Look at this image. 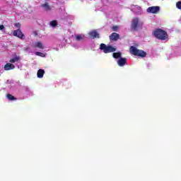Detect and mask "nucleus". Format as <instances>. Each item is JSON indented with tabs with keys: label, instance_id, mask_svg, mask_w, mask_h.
<instances>
[{
	"label": "nucleus",
	"instance_id": "nucleus-1",
	"mask_svg": "<svg viewBox=\"0 0 181 181\" xmlns=\"http://www.w3.org/2000/svg\"><path fill=\"white\" fill-rule=\"evenodd\" d=\"M153 36L158 39L159 40H166L168 39V33L166 31L157 28L153 32Z\"/></svg>",
	"mask_w": 181,
	"mask_h": 181
},
{
	"label": "nucleus",
	"instance_id": "nucleus-2",
	"mask_svg": "<svg viewBox=\"0 0 181 181\" xmlns=\"http://www.w3.org/2000/svg\"><path fill=\"white\" fill-rule=\"evenodd\" d=\"M129 51L134 56H137L138 57H146V52L142 49H138L134 46L130 47Z\"/></svg>",
	"mask_w": 181,
	"mask_h": 181
},
{
	"label": "nucleus",
	"instance_id": "nucleus-3",
	"mask_svg": "<svg viewBox=\"0 0 181 181\" xmlns=\"http://www.w3.org/2000/svg\"><path fill=\"white\" fill-rule=\"evenodd\" d=\"M100 49L103 50V52H105V54L107 53H114V52L117 51V48L111 46V45H107L104 44V43H101L100 45Z\"/></svg>",
	"mask_w": 181,
	"mask_h": 181
},
{
	"label": "nucleus",
	"instance_id": "nucleus-4",
	"mask_svg": "<svg viewBox=\"0 0 181 181\" xmlns=\"http://www.w3.org/2000/svg\"><path fill=\"white\" fill-rule=\"evenodd\" d=\"M139 25V18H134L132 21L131 29L133 32L138 30V26Z\"/></svg>",
	"mask_w": 181,
	"mask_h": 181
},
{
	"label": "nucleus",
	"instance_id": "nucleus-5",
	"mask_svg": "<svg viewBox=\"0 0 181 181\" xmlns=\"http://www.w3.org/2000/svg\"><path fill=\"white\" fill-rule=\"evenodd\" d=\"M13 36H16V37H18V39H21V40L25 39V34L22 33V30L21 29L13 31Z\"/></svg>",
	"mask_w": 181,
	"mask_h": 181
},
{
	"label": "nucleus",
	"instance_id": "nucleus-6",
	"mask_svg": "<svg viewBox=\"0 0 181 181\" xmlns=\"http://www.w3.org/2000/svg\"><path fill=\"white\" fill-rule=\"evenodd\" d=\"M160 11V7L156 6H151L147 8V12L148 13H158Z\"/></svg>",
	"mask_w": 181,
	"mask_h": 181
},
{
	"label": "nucleus",
	"instance_id": "nucleus-7",
	"mask_svg": "<svg viewBox=\"0 0 181 181\" xmlns=\"http://www.w3.org/2000/svg\"><path fill=\"white\" fill-rule=\"evenodd\" d=\"M109 39L111 42H117V40H119V34L117 33H112L109 36Z\"/></svg>",
	"mask_w": 181,
	"mask_h": 181
},
{
	"label": "nucleus",
	"instance_id": "nucleus-8",
	"mask_svg": "<svg viewBox=\"0 0 181 181\" xmlns=\"http://www.w3.org/2000/svg\"><path fill=\"white\" fill-rule=\"evenodd\" d=\"M127 63H128V59L127 58H120L117 61V64L120 67H123V66H125V64H127Z\"/></svg>",
	"mask_w": 181,
	"mask_h": 181
},
{
	"label": "nucleus",
	"instance_id": "nucleus-9",
	"mask_svg": "<svg viewBox=\"0 0 181 181\" xmlns=\"http://www.w3.org/2000/svg\"><path fill=\"white\" fill-rule=\"evenodd\" d=\"M89 36L92 37V39H100V34L97 30H92L91 32L89 33Z\"/></svg>",
	"mask_w": 181,
	"mask_h": 181
},
{
	"label": "nucleus",
	"instance_id": "nucleus-10",
	"mask_svg": "<svg viewBox=\"0 0 181 181\" xmlns=\"http://www.w3.org/2000/svg\"><path fill=\"white\" fill-rule=\"evenodd\" d=\"M41 8H44L45 11H52V7L49 5V3L46 2L41 5Z\"/></svg>",
	"mask_w": 181,
	"mask_h": 181
},
{
	"label": "nucleus",
	"instance_id": "nucleus-11",
	"mask_svg": "<svg viewBox=\"0 0 181 181\" xmlns=\"http://www.w3.org/2000/svg\"><path fill=\"white\" fill-rule=\"evenodd\" d=\"M13 69H15V65L11 64V63H7L5 66H4V69L6 71L8 70H13Z\"/></svg>",
	"mask_w": 181,
	"mask_h": 181
},
{
	"label": "nucleus",
	"instance_id": "nucleus-12",
	"mask_svg": "<svg viewBox=\"0 0 181 181\" xmlns=\"http://www.w3.org/2000/svg\"><path fill=\"white\" fill-rule=\"evenodd\" d=\"M37 76L38 78H42L43 76H45V70L39 69L37 73Z\"/></svg>",
	"mask_w": 181,
	"mask_h": 181
},
{
	"label": "nucleus",
	"instance_id": "nucleus-13",
	"mask_svg": "<svg viewBox=\"0 0 181 181\" xmlns=\"http://www.w3.org/2000/svg\"><path fill=\"white\" fill-rule=\"evenodd\" d=\"M19 60H21V57L16 55L14 58L9 60V63H16V62H19Z\"/></svg>",
	"mask_w": 181,
	"mask_h": 181
},
{
	"label": "nucleus",
	"instance_id": "nucleus-14",
	"mask_svg": "<svg viewBox=\"0 0 181 181\" xmlns=\"http://www.w3.org/2000/svg\"><path fill=\"white\" fill-rule=\"evenodd\" d=\"M34 47L35 48L37 47L38 49H41L42 50L45 49V47H43V44H42L41 42H36Z\"/></svg>",
	"mask_w": 181,
	"mask_h": 181
},
{
	"label": "nucleus",
	"instance_id": "nucleus-15",
	"mask_svg": "<svg viewBox=\"0 0 181 181\" xmlns=\"http://www.w3.org/2000/svg\"><path fill=\"white\" fill-rule=\"evenodd\" d=\"M121 56H122L121 52H114L112 54V57H114V59H119Z\"/></svg>",
	"mask_w": 181,
	"mask_h": 181
},
{
	"label": "nucleus",
	"instance_id": "nucleus-16",
	"mask_svg": "<svg viewBox=\"0 0 181 181\" xmlns=\"http://www.w3.org/2000/svg\"><path fill=\"white\" fill-rule=\"evenodd\" d=\"M6 97L8 99H9L11 101H13V100H16V98H15V96L11 95V94H7Z\"/></svg>",
	"mask_w": 181,
	"mask_h": 181
},
{
	"label": "nucleus",
	"instance_id": "nucleus-17",
	"mask_svg": "<svg viewBox=\"0 0 181 181\" xmlns=\"http://www.w3.org/2000/svg\"><path fill=\"white\" fill-rule=\"evenodd\" d=\"M36 56H40V57H46V54H45L43 52H35Z\"/></svg>",
	"mask_w": 181,
	"mask_h": 181
},
{
	"label": "nucleus",
	"instance_id": "nucleus-18",
	"mask_svg": "<svg viewBox=\"0 0 181 181\" xmlns=\"http://www.w3.org/2000/svg\"><path fill=\"white\" fill-rule=\"evenodd\" d=\"M50 25L52 28H56V26H57V21H51Z\"/></svg>",
	"mask_w": 181,
	"mask_h": 181
},
{
	"label": "nucleus",
	"instance_id": "nucleus-19",
	"mask_svg": "<svg viewBox=\"0 0 181 181\" xmlns=\"http://www.w3.org/2000/svg\"><path fill=\"white\" fill-rule=\"evenodd\" d=\"M76 40H78V42H80V40H83V35H76Z\"/></svg>",
	"mask_w": 181,
	"mask_h": 181
},
{
	"label": "nucleus",
	"instance_id": "nucleus-20",
	"mask_svg": "<svg viewBox=\"0 0 181 181\" xmlns=\"http://www.w3.org/2000/svg\"><path fill=\"white\" fill-rule=\"evenodd\" d=\"M176 7L177 8V9H180L181 10V1H177L176 3Z\"/></svg>",
	"mask_w": 181,
	"mask_h": 181
},
{
	"label": "nucleus",
	"instance_id": "nucleus-21",
	"mask_svg": "<svg viewBox=\"0 0 181 181\" xmlns=\"http://www.w3.org/2000/svg\"><path fill=\"white\" fill-rule=\"evenodd\" d=\"M112 30H113V32H117L118 30V26L117 25H114L112 28Z\"/></svg>",
	"mask_w": 181,
	"mask_h": 181
},
{
	"label": "nucleus",
	"instance_id": "nucleus-22",
	"mask_svg": "<svg viewBox=\"0 0 181 181\" xmlns=\"http://www.w3.org/2000/svg\"><path fill=\"white\" fill-rule=\"evenodd\" d=\"M14 26H15L16 28H18V29H21V23H16L14 24Z\"/></svg>",
	"mask_w": 181,
	"mask_h": 181
},
{
	"label": "nucleus",
	"instance_id": "nucleus-23",
	"mask_svg": "<svg viewBox=\"0 0 181 181\" xmlns=\"http://www.w3.org/2000/svg\"><path fill=\"white\" fill-rule=\"evenodd\" d=\"M5 29V26L4 25H0V30H4Z\"/></svg>",
	"mask_w": 181,
	"mask_h": 181
}]
</instances>
